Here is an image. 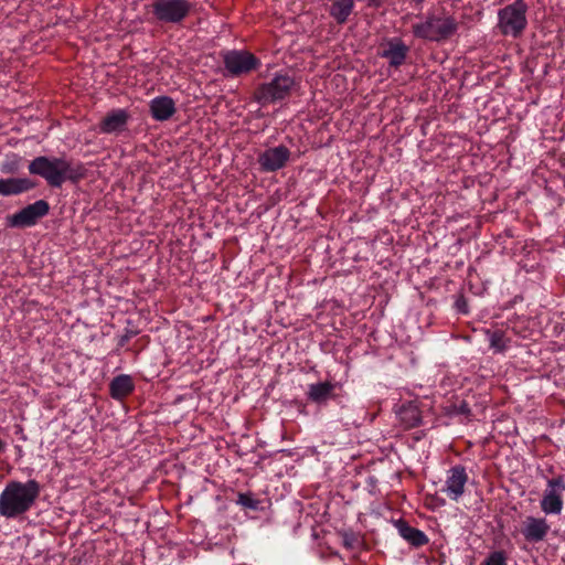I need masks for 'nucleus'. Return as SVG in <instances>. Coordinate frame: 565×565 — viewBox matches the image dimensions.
<instances>
[{"label": "nucleus", "mask_w": 565, "mask_h": 565, "mask_svg": "<svg viewBox=\"0 0 565 565\" xmlns=\"http://www.w3.org/2000/svg\"><path fill=\"white\" fill-rule=\"evenodd\" d=\"M29 172L39 175L52 188H61L66 181L77 182L86 170L79 161L65 157L39 156L29 163Z\"/></svg>", "instance_id": "nucleus-1"}, {"label": "nucleus", "mask_w": 565, "mask_h": 565, "mask_svg": "<svg viewBox=\"0 0 565 565\" xmlns=\"http://www.w3.org/2000/svg\"><path fill=\"white\" fill-rule=\"evenodd\" d=\"M40 492L41 486L35 479L9 481L0 493V515L7 519L23 515L35 504Z\"/></svg>", "instance_id": "nucleus-2"}, {"label": "nucleus", "mask_w": 565, "mask_h": 565, "mask_svg": "<svg viewBox=\"0 0 565 565\" xmlns=\"http://www.w3.org/2000/svg\"><path fill=\"white\" fill-rule=\"evenodd\" d=\"M527 4L524 0L514 2L501 8L498 11L497 28L503 36L513 39L520 38L527 26Z\"/></svg>", "instance_id": "nucleus-3"}, {"label": "nucleus", "mask_w": 565, "mask_h": 565, "mask_svg": "<svg viewBox=\"0 0 565 565\" xmlns=\"http://www.w3.org/2000/svg\"><path fill=\"white\" fill-rule=\"evenodd\" d=\"M412 30L418 39L440 42L457 32L458 23L452 17L428 14L423 21L413 24Z\"/></svg>", "instance_id": "nucleus-4"}, {"label": "nucleus", "mask_w": 565, "mask_h": 565, "mask_svg": "<svg viewBox=\"0 0 565 565\" xmlns=\"http://www.w3.org/2000/svg\"><path fill=\"white\" fill-rule=\"evenodd\" d=\"M565 505V478L562 475L547 478L540 499L541 512L547 515L562 514Z\"/></svg>", "instance_id": "nucleus-5"}, {"label": "nucleus", "mask_w": 565, "mask_h": 565, "mask_svg": "<svg viewBox=\"0 0 565 565\" xmlns=\"http://www.w3.org/2000/svg\"><path fill=\"white\" fill-rule=\"evenodd\" d=\"M295 81L287 74H277L270 82L260 85L255 97L260 104L275 103L289 95Z\"/></svg>", "instance_id": "nucleus-6"}, {"label": "nucleus", "mask_w": 565, "mask_h": 565, "mask_svg": "<svg viewBox=\"0 0 565 565\" xmlns=\"http://www.w3.org/2000/svg\"><path fill=\"white\" fill-rule=\"evenodd\" d=\"M191 10L186 0H156L152 4L154 17L164 23H180Z\"/></svg>", "instance_id": "nucleus-7"}, {"label": "nucleus", "mask_w": 565, "mask_h": 565, "mask_svg": "<svg viewBox=\"0 0 565 565\" xmlns=\"http://www.w3.org/2000/svg\"><path fill=\"white\" fill-rule=\"evenodd\" d=\"M223 62L226 72L231 76L248 74L260 65V61L254 54L244 50L225 52L223 54Z\"/></svg>", "instance_id": "nucleus-8"}, {"label": "nucleus", "mask_w": 565, "mask_h": 565, "mask_svg": "<svg viewBox=\"0 0 565 565\" xmlns=\"http://www.w3.org/2000/svg\"><path fill=\"white\" fill-rule=\"evenodd\" d=\"M50 211V205L45 200H38L26 205L14 214L7 217V225L10 227H30L44 217Z\"/></svg>", "instance_id": "nucleus-9"}, {"label": "nucleus", "mask_w": 565, "mask_h": 565, "mask_svg": "<svg viewBox=\"0 0 565 565\" xmlns=\"http://www.w3.org/2000/svg\"><path fill=\"white\" fill-rule=\"evenodd\" d=\"M468 480L469 476L463 466H452L446 472V480L440 491L451 501L458 502L465 494Z\"/></svg>", "instance_id": "nucleus-10"}, {"label": "nucleus", "mask_w": 565, "mask_h": 565, "mask_svg": "<svg viewBox=\"0 0 565 565\" xmlns=\"http://www.w3.org/2000/svg\"><path fill=\"white\" fill-rule=\"evenodd\" d=\"M551 524L546 516L527 515L521 526V534L527 543H540L546 540Z\"/></svg>", "instance_id": "nucleus-11"}, {"label": "nucleus", "mask_w": 565, "mask_h": 565, "mask_svg": "<svg viewBox=\"0 0 565 565\" xmlns=\"http://www.w3.org/2000/svg\"><path fill=\"white\" fill-rule=\"evenodd\" d=\"M290 156V150L284 145L268 148L258 156L260 170L264 172H276L287 164Z\"/></svg>", "instance_id": "nucleus-12"}, {"label": "nucleus", "mask_w": 565, "mask_h": 565, "mask_svg": "<svg viewBox=\"0 0 565 565\" xmlns=\"http://www.w3.org/2000/svg\"><path fill=\"white\" fill-rule=\"evenodd\" d=\"M409 47L399 38L388 39L380 53V56L387 60L390 66L398 68L406 61Z\"/></svg>", "instance_id": "nucleus-13"}, {"label": "nucleus", "mask_w": 565, "mask_h": 565, "mask_svg": "<svg viewBox=\"0 0 565 565\" xmlns=\"http://www.w3.org/2000/svg\"><path fill=\"white\" fill-rule=\"evenodd\" d=\"M129 118L130 115L126 109H113L100 121L99 131L102 134H119L126 129Z\"/></svg>", "instance_id": "nucleus-14"}, {"label": "nucleus", "mask_w": 565, "mask_h": 565, "mask_svg": "<svg viewBox=\"0 0 565 565\" xmlns=\"http://www.w3.org/2000/svg\"><path fill=\"white\" fill-rule=\"evenodd\" d=\"M149 109L154 120L166 121L175 113V104L169 96H158L150 100Z\"/></svg>", "instance_id": "nucleus-15"}, {"label": "nucleus", "mask_w": 565, "mask_h": 565, "mask_svg": "<svg viewBox=\"0 0 565 565\" xmlns=\"http://www.w3.org/2000/svg\"><path fill=\"white\" fill-rule=\"evenodd\" d=\"M335 386V383H331L329 381L309 384L307 398L318 405H324L333 397Z\"/></svg>", "instance_id": "nucleus-16"}, {"label": "nucleus", "mask_w": 565, "mask_h": 565, "mask_svg": "<svg viewBox=\"0 0 565 565\" xmlns=\"http://www.w3.org/2000/svg\"><path fill=\"white\" fill-rule=\"evenodd\" d=\"M34 186L35 183L28 178L0 179V194L3 196L21 194Z\"/></svg>", "instance_id": "nucleus-17"}, {"label": "nucleus", "mask_w": 565, "mask_h": 565, "mask_svg": "<svg viewBox=\"0 0 565 565\" xmlns=\"http://www.w3.org/2000/svg\"><path fill=\"white\" fill-rule=\"evenodd\" d=\"M398 422L405 429H411L418 426L422 422V415L418 406L408 402L403 404L396 412Z\"/></svg>", "instance_id": "nucleus-18"}, {"label": "nucleus", "mask_w": 565, "mask_h": 565, "mask_svg": "<svg viewBox=\"0 0 565 565\" xmlns=\"http://www.w3.org/2000/svg\"><path fill=\"white\" fill-rule=\"evenodd\" d=\"M395 526L398 531V534L411 545L420 547L428 543L427 535L423 531L411 526L406 521L398 520L396 521Z\"/></svg>", "instance_id": "nucleus-19"}, {"label": "nucleus", "mask_w": 565, "mask_h": 565, "mask_svg": "<svg viewBox=\"0 0 565 565\" xmlns=\"http://www.w3.org/2000/svg\"><path fill=\"white\" fill-rule=\"evenodd\" d=\"M135 383L130 375L120 374L115 376L109 383V393L114 399H122L132 393Z\"/></svg>", "instance_id": "nucleus-20"}, {"label": "nucleus", "mask_w": 565, "mask_h": 565, "mask_svg": "<svg viewBox=\"0 0 565 565\" xmlns=\"http://www.w3.org/2000/svg\"><path fill=\"white\" fill-rule=\"evenodd\" d=\"M354 8L353 0H335L330 7V15L340 24L347 22Z\"/></svg>", "instance_id": "nucleus-21"}, {"label": "nucleus", "mask_w": 565, "mask_h": 565, "mask_svg": "<svg viewBox=\"0 0 565 565\" xmlns=\"http://www.w3.org/2000/svg\"><path fill=\"white\" fill-rule=\"evenodd\" d=\"M486 335H487V339L489 341L490 348L494 352H503V351L507 350L508 341L504 338V334H503L502 331H500V330H495V331L487 330L486 331Z\"/></svg>", "instance_id": "nucleus-22"}, {"label": "nucleus", "mask_w": 565, "mask_h": 565, "mask_svg": "<svg viewBox=\"0 0 565 565\" xmlns=\"http://www.w3.org/2000/svg\"><path fill=\"white\" fill-rule=\"evenodd\" d=\"M508 556L503 551L491 552L482 565H507Z\"/></svg>", "instance_id": "nucleus-23"}, {"label": "nucleus", "mask_w": 565, "mask_h": 565, "mask_svg": "<svg viewBox=\"0 0 565 565\" xmlns=\"http://www.w3.org/2000/svg\"><path fill=\"white\" fill-rule=\"evenodd\" d=\"M237 503L244 508L256 510L258 508V500L254 499L250 493H239Z\"/></svg>", "instance_id": "nucleus-24"}, {"label": "nucleus", "mask_w": 565, "mask_h": 565, "mask_svg": "<svg viewBox=\"0 0 565 565\" xmlns=\"http://www.w3.org/2000/svg\"><path fill=\"white\" fill-rule=\"evenodd\" d=\"M18 167H19V158L17 156H13L12 160H7L1 166V171L3 173H14V172H17Z\"/></svg>", "instance_id": "nucleus-25"}, {"label": "nucleus", "mask_w": 565, "mask_h": 565, "mask_svg": "<svg viewBox=\"0 0 565 565\" xmlns=\"http://www.w3.org/2000/svg\"><path fill=\"white\" fill-rule=\"evenodd\" d=\"M457 310L461 313H468L467 303L463 299H458L456 301Z\"/></svg>", "instance_id": "nucleus-26"}, {"label": "nucleus", "mask_w": 565, "mask_h": 565, "mask_svg": "<svg viewBox=\"0 0 565 565\" xmlns=\"http://www.w3.org/2000/svg\"><path fill=\"white\" fill-rule=\"evenodd\" d=\"M369 2V6H372V7H380L383 2V0H367Z\"/></svg>", "instance_id": "nucleus-27"}, {"label": "nucleus", "mask_w": 565, "mask_h": 565, "mask_svg": "<svg viewBox=\"0 0 565 565\" xmlns=\"http://www.w3.org/2000/svg\"><path fill=\"white\" fill-rule=\"evenodd\" d=\"M6 448V444L3 443V440L0 438V454Z\"/></svg>", "instance_id": "nucleus-28"}, {"label": "nucleus", "mask_w": 565, "mask_h": 565, "mask_svg": "<svg viewBox=\"0 0 565 565\" xmlns=\"http://www.w3.org/2000/svg\"><path fill=\"white\" fill-rule=\"evenodd\" d=\"M461 412H462V413H469V409H468V407L465 405V406L462 407Z\"/></svg>", "instance_id": "nucleus-29"}, {"label": "nucleus", "mask_w": 565, "mask_h": 565, "mask_svg": "<svg viewBox=\"0 0 565 565\" xmlns=\"http://www.w3.org/2000/svg\"><path fill=\"white\" fill-rule=\"evenodd\" d=\"M416 3H423L425 0H413Z\"/></svg>", "instance_id": "nucleus-30"}]
</instances>
